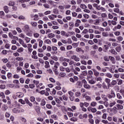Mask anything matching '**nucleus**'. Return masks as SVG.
Segmentation results:
<instances>
[{
  "mask_svg": "<svg viewBox=\"0 0 124 124\" xmlns=\"http://www.w3.org/2000/svg\"><path fill=\"white\" fill-rule=\"evenodd\" d=\"M17 51L18 53H22V52L24 51V48L23 47H21L17 49Z\"/></svg>",
  "mask_w": 124,
  "mask_h": 124,
  "instance_id": "39",
  "label": "nucleus"
},
{
  "mask_svg": "<svg viewBox=\"0 0 124 124\" xmlns=\"http://www.w3.org/2000/svg\"><path fill=\"white\" fill-rule=\"evenodd\" d=\"M76 86H77L78 89H80L82 88V84H81V81H77L76 83Z\"/></svg>",
  "mask_w": 124,
  "mask_h": 124,
  "instance_id": "14",
  "label": "nucleus"
},
{
  "mask_svg": "<svg viewBox=\"0 0 124 124\" xmlns=\"http://www.w3.org/2000/svg\"><path fill=\"white\" fill-rule=\"evenodd\" d=\"M0 98H5V95H4V93L0 92Z\"/></svg>",
  "mask_w": 124,
  "mask_h": 124,
  "instance_id": "20",
  "label": "nucleus"
},
{
  "mask_svg": "<svg viewBox=\"0 0 124 124\" xmlns=\"http://www.w3.org/2000/svg\"><path fill=\"white\" fill-rule=\"evenodd\" d=\"M112 2V0H102V5H105L106 3Z\"/></svg>",
  "mask_w": 124,
  "mask_h": 124,
  "instance_id": "6",
  "label": "nucleus"
},
{
  "mask_svg": "<svg viewBox=\"0 0 124 124\" xmlns=\"http://www.w3.org/2000/svg\"><path fill=\"white\" fill-rule=\"evenodd\" d=\"M113 89L115 91H120V87H119L118 85L115 86Z\"/></svg>",
  "mask_w": 124,
  "mask_h": 124,
  "instance_id": "43",
  "label": "nucleus"
},
{
  "mask_svg": "<svg viewBox=\"0 0 124 124\" xmlns=\"http://www.w3.org/2000/svg\"><path fill=\"white\" fill-rule=\"evenodd\" d=\"M55 75H59V71H58V69H53Z\"/></svg>",
  "mask_w": 124,
  "mask_h": 124,
  "instance_id": "52",
  "label": "nucleus"
},
{
  "mask_svg": "<svg viewBox=\"0 0 124 124\" xmlns=\"http://www.w3.org/2000/svg\"><path fill=\"white\" fill-rule=\"evenodd\" d=\"M43 5L45 8H50V6L47 3L44 4Z\"/></svg>",
  "mask_w": 124,
  "mask_h": 124,
  "instance_id": "60",
  "label": "nucleus"
},
{
  "mask_svg": "<svg viewBox=\"0 0 124 124\" xmlns=\"http://www.w3.org/2000/svg\"><path fill=\"white\" fill-rule=\"evenodd\" d=\"M16 96L19 98H22V97H24V93L21 92H17L16 93Z\"/></svg>",
  "mask_w": 124,
  "mask_h": 124,
  "instance_id": "5",
  "label": "nucleus"
},
{
  "mask_svg": "<svg viewBox=\"0 0 124 124\" xmlns=\"http://www.w3.org/2000/svg\"><path fill=\"white\" fill-rule=\"evenodd\" d=\"M7 76V78H8V79H11V77H12V73H8Z\"/></svg>",
  "mask_w": 124,
  "mask_h": 124,
  "instance_id": "48",
  "label": "nucleus"
},
{
  "mask_svg": "<svg viewBox=\"0 0 124 124\" xmlns=\"http://www.w3.org/2000/svg\"><path fill=\"white\" fill-rule=\"evenodd\" d=\"M105 76H106L107 77H108V78H112V74H111V73H106Z\"/></svg>",
  "mask_w": 124,
  "mask_h": 124,
  "instance_id": "26",
  "label": "nucleus"
},
{
  "mask_svg": "<svg viewBox=\"0 0 124 124\" xmlns=\"http://www.w3.org/2000/svg\"><path fill=\"white\" fill-rule=\"evenodd\" d=\"M8 109V107H7L6 105H4L2 106V110H3V111H6V110H7Z\"/></svg>",
  "mask_w": 124,
  "mask_h": 124,
  "instance_id": "34",
  "label": "nucleus"
},
{
  "mask_svg": "<svg viewBox=\"0 0 124 124\" xmlns=\"http://www.w3.org/2000/svg\"><path fill=\"white\" fill-rule=\"evenodd\" d=\"M31 25H32V27H34V28L37 27V23L35 22H31Z\"/></svg>",
  "mask_w": 124,
  "mask_h": 124,
  "instance_id": "38",
  "label": "nucleus"
},
{
  "mask_svg": "<svg viewBox=\"0 0 124 124\" xmlns=\"http://www.w3.org/2000/svg\"><path fill=\"white\" fill-rule=\"evenodd\" d=\"M34 109L35 110L36 112L39 113L40 112L41 108L40 107L38 106H34Z\"/></svg>",
  "mask_w": 124,
  "mask_h": 124,
  "instance_id": "9",
  "label": "nucleus"
},
{
  "mask_svg": "<svg viewBox=\"0 0 124 124\" xmlns=\"http://www.w3.org/2000/svg\"><path fill=\"white\" fill-rule=\"evenodd\" d=\"M23 30L25 32L30 31V27H29V25H26L24 26Z\"/></svg>",
  "mask_w": 124,
  "mask_h": 124,
  "instance_id": "8",
  "label": "nucleus"
},
{
  "mask_svg": "<svg viewBox=\"0 0 124 124\" xmlns=\"http://www.w3.org/2000/svg\"><path fill=\"white\" fill-rule=\"evenodd\" d=\"M65 75H66L65 73L62 72L60 74V76H61V77H65Z\"/></svg>",
  "mask_w": 124,
  "mask_h": 124,
  "instance_id": "63",
  "label": "nucleus"
},
{
  "mask_svg": "<svg viewBox=\"0 0 124 124\" xmlns=\"http://www.w3.org/2000/svg\"><path fill=\"white\" fill-rule=\"evenodd\" d=\"M72 60H74L75 62H79L80 61V58L77 57L76 55H73L71 57Z\"/></svg>",
  "mask_w": 124,
  "mask_h": 124,
  "instance_id": "4",
  "label": "nucleus"
},
{
  "mask_svg": "<svg viewBox=\"0 0 124 124\" xmlns=\"http://www.w3.org/2000/svg\"><path fill=\"white\" fill-rule=\"evenodd\" d=\"M95 80L97 82H100L101 83L102 82V78H101V77L96 78Z\"/></svg>",
  "mask_w": 124,
  "mask_h": 124,
  "instance_id": "30",
  "label": "nucleus"
},
{
  "mask_svg": "<svg viewBox=\"0 0 124 124\" xmlns=\"http://www.w3.org/2000/svg\"><path fill=\"white\" fill-rule=\"evenodd\" d=\"M116 38L118 41H123L124 40V38L122 36H118Z\"/></svg>",
  "mask_w": 124,
  "mask_h": 124,
  "instance_id": "42",
  "label": "nucleus"
},
{
  "mask_svg": "<svg viewBox=\"0 0 124 124\" xmlns=\"http://www.w3.org/2000/svg\"><path fill=\"white\" fill-rule=\"evenodd\" d=\"M87 80L88 81L89 84H91V85H93V84H95L96 81L95 80L92 78L91 77H87Z\"/></svg>",
  "mask_w": 124,
  "mask_h": 124,
  "instance_id": "2",
  "label": "nucleus"
},
{
  "mask_svg": "<svg viewBox=\"0 0 124 124\" xmlns=\"http://www.w3.org/2000/svg\"><path fill=\"white\" fill-rule=\"evenodd\" d=\"M47 37L48 38H53V37H55V34L53 33H49L47 35Z\"/></svg>",
  "mask_w": 124,
  "mask_h": 124,
  "instance_id": "17",
  "label": "nucleus"
},
{
  "mask_svg": "<svg viewBox=\"0 0 124 124\" xmlns=\"http://www.w3.org/2000/svg\"><path fill=\"white\" fill-rule=\"evenodd\" d=\"M111 84L112 85V86H115L116 85V84H117V80H113L111 82Z\"/></svg>",
  "mask_w": 124,
  "mask_h": 124,
  "instance_id": "45",
  "label": "nucleus"
},
{
  "mask_svg": "<svg viewBox=\"0 0 124 124\" xmlns=\"http://www.w3.org/2000/svg\"><path fill=\"white\" fill-rule=\"evenodd\" d=\"M96 111H97V110L96 109V108H92V110H91V112L92 113H95V112H96Z\"/></svg>",
  "mask_w": 124,
  "mask_h": 124,
  "instance_id": "62",
  "label": "nucleus"
},
{
  "mask_svg": "<svg viewBox=\"0 0 124 124\" xmlns=\"http://www.w3.org/2000/svg\"><path fill=\"white\" fill-rule=\"evenodd\" d=\"M62 97L65 101H67L68 100V97L66 96L65 94L63 95Z\"/></svg>",
  "mask_w": 124,
  "mask_h": 124,
  "instance_id": "32",
  "label": "nucleus"
},
{
  "mask_svg": "<svg viewBox=\"0 0 124 124\" xmlns=\"http://www.w3.org/2000/svg\"><path fill=\"white\" fill-rule=\"evenodd\" d=\"M85 99L87 101H92V98L89 95L85 96Z\"/></svg>",
  "mask_w": 124,
  "mask_h": 124,
  "instance_id": "29",
  "label": "nucleus"
},
{
  "mask_svg": "<svg viewBox=\"0 0 124 124\" xmlns=\"http://www.w3.org/2000/svg\"><path fill=\"white\" fill-rule=\"evenodd\" d=\"M52 119H54V120H58V116L55 114H54L51 116Z\"/></svg>",
  "mask_w": 124,
  "mask_h": 124,
  "instance_id": "55",
  "label": "nucleus"
},
{
  "mask_svg": "<svg viewBox=\"0 0 124 124\" xmlns=\"http://www.w3.org/2000/svg\"><path fill=\"white\" fill-rule=\"evenodd\" d=\"M102 35H103V36H104L105 37H106L108 36V32H102Z\"/></svg>",
  "mask_w": 124,
  "mask_h": 124,
  "instance_id": "49",
  "label": "nucleus"
},
{
  "mask_svg": "<svg viewBox=\"0 0 124 124\" xmlns=\"http://www.w3.org/2000/svg\"><path fill=\"white\" fill-rule=\"evenodd\" d=\"M103 88L104 89V90H108L109 89V87H107V85L105 84V83H103L102 84Z\"/></svg>",
  "mask_w": 124,
  "mask_h": 124,
  "instance_id": "36",
  "label": "nucleus"
},
{
  "mask_svg": "<svg viewBox=\"0 0 124 124\" xmlns=\"http://www.w3.org/2000/svg\"><path fill=\"white\" fill-rule=\"evenodd\" d=\"M69 95V98L71 101H73L74 100V93L72 91H70L68 92Z\"/></svg>",
  "mask_w": 124,
  "mask_h": 124,
  "instance_id": "1",
  "label": "nucleus"
},
{
  "mask_svg": "<svg viewBox=\"0 0 124 124\" xmlns=\"http://www.w3.org/2000/svg\"><path fill=\"white\" fill-rule=\"evenodd\" d=\"M118 81V85H122L123 84V80L122 79H117Z\"/></svg>",
  "mask_w": 124,
  "mask_h": 124,
  "instance_id": "61",
  "label": "nucleus"
},
{
  "mask_svg": "<svg viewBox=\"0 0 124 124\" xmlns=\"http://www.w3.org/2000/svg\"><path fill=\"white\" fill-rule=\"evenodd\" d=\"M115 66L110 67V69L109 70L110 72H111V73L114 74V71H115Z\"/></svg>",
  "mask_w": 124,
  "mask_h": 124,
  "instance_id": "28",
  "label": "nucleus"
},
{
  "mask_svg": "<svg viewBox=\"0 0 124 124\" xmlns=\"http://www.w3.org/2000/svg\"><path fill=\"white\" fill-rule=\"evenodd\" d=\"M93 74L95 76H96V77H98V76H99V73L98 72V71H96V70L95 69H93Z\"/></svg>",
  "mask_w": 124,
  "mask_h": 124,
  "instance_id": "12",
  "label": "nucleus"
},
{
  "mask_svg": "<svg viewBox=\"0 0 124 124\" xmlns=\"http://www.w3.org/2000/svg\"><path fill=\"white\" fill-rule=\"evenodd\" d=\"M75 94L77 97H79V96H81V93H80L79 92H76Z\"/></svg>",
  "mask_w": 124,
  "mask_h": 124,
  "instance_id": "44",
  "label": "nucleus"
},
{
  "mask_svg": "<svg viewBox=\"0 0 124 124\" xmlns=\"http://www.w3.org/2000/svg\"><path fill=\"white\" fill-rule=\"evenodd\" d=\"M110 53L112 54V55H117L118 53L116 51L115 49H111L109 50Z\"/></svg>",
  "mask_w": 124,
  "mask_h": 124,
  "instance_id": "18",
  "label": "nucleus"
},
{
  "mask_svg": "<svg viewBox=\"0 0 124 124\" xmlns=\"http://www.w3.org/2000/svg\"><path fill=\"white\" fill-rule=\"evenodd\" d=\"M4 11L5 12V13H8L9 12V10L8 9V6H4Z\"/></svg>",
  "mask_w": 124,
  "mask_h": 124,
  "instance_id": "16",
  "label": "nucleus"
},
{
  "mask_svg": "<svg viewBox=\"0 0 124 124\" xmlns=\"http://www.w3.org/2000/svg\"><path fill=\"white\" fill-rule=\"evenodd\" d=\"M45 104H46V102L45 101V100L44 99H42V101H41L40 105L41 106H45Z\"/></svg>",
  "mask_w": 124,
  "mask_h": 124,
  "instance_id": "19",
  "label": "nucleus"
},
{
  "mask_svg": "<svg viewBox=\"0 0 124 124\" xmlns=\"http://www.w3.org/2000/svg\"><path fill=\"white\" fill-rule=\"evenodd\" d=\"M116 107H117V110H121L124 109V106L120 104H117Z\"/></svg>",
  "mask_w": 124,
  "mask_h": 124,
  "instance_id": "11",
  "label": "nucleus"
},
{
  "mask_svg": "<svg viewBox=\"0 0 124 124\" xmlns=\"http://www.w3.org/2000/svg\"><path fill=\"white\" fill-rule=\"evenodd\" d=\"M12 111H13V113H15L16 114L17 113H19L18 108H13Z\"/></svg>",
  "mask_w": 124,
  "mask_h": 124,
  "instance_id": "24",
  "label": "nucleus"
},
{
  "mask_svg": "<svg viewBox=\"0 0 124 124\" xmlns=\"http://www.w3.org/2000/svg\"><path fill=\"white\" fill-rule=\"evenodd\" d=\"M25 40L26 41V43H30V41H31V38L28 37H25L24 38Z\"/></svg>",
  "mask_w": 124,
  "mask_h": 124,
  "instance_id": "37",
  "label": "nucleus"
},
{
  "mask_svg": "<svg viewBox=\"0 0 124 124\" xmlns=\"http://www.w3.org/2000/svg\"><path fill=\"white\" fill-rule=\"evenodd\" d=\"M33 35L35 38H38V37H39L40 36V34H39L38 33L35 32L33 33Z\"/></svg>",
  "mask_w": 124,
  "mask_h": 124,
  "instance_id": "21",
  "label": "nucleus"
},
{
  "mask_svg": "<svg viewBox=\"0 0 124 124\" xmlns=\"http://www.w3.org/2000/svg\"><path fill=\"white\" fill-rule=\"evenodd\" d=\"M44 43H46V44H51L52 42L50 39H47L45 41Z\"/></svg>",
  "mask_w": 124,
  "mask_h": 124,
  "instance_id": "25",
  "label": "nucleus"
},
{
  "mask_svg": "<svg viewBox=\"0 0 124 124\" xmlns=\"http://www.w3.org/2000/svg\"><path fill=\"white\" fill-rule=\"evenodd\" d=\"M26 77H28L29 78H32V77H33V74H32L31 73H30L28 75L26 76Z\"/></svg>",
  "mask_w": 124,
  "mask_h": 124,
  "instance_id": "59",
  "label": "nucleus"
},
{
  "mask_svg": "<svg viewBox=\"0 0 124 124\" xmlns=\"http://www.w3.org/2000/svg\"><path fill=\"white\" fill-rule=\"evenodd\" d=\"M99 19H97L94 20V25H97L98 24H99Z\"/></svg>",
  "mask_w": 124,
  "mask_h": 124,
  "instance_id": "40",
  "label": "nucleus"
},
{
  "mask_svg": "<svg viewBox=\"0 0 124 124\" xmlns=\"http://www.w3.org/2000/svg\"><path fill=\"white\" fill-rule=\"evenodd\" d=\"M97 104V103H96V102H92L90 104V105L92 107H94L95 106H96V105Z\"/></svg>",
  "mask_w": 124,
  "mask_h": 124,
  "instance_id": "23",
  "label": "nucleus"
},
{
  "mask_svg": "<svg viewBox=\"0 0 124 124\" xmlns=\"http://www.w3.org/2000/svg\"><path fill=\"white\" fill-rule=\"evenodd\" d=\"M101 109H104V106L102 105H99L98 107V110H101Z\"/></svg>",
  "mask_w": 124,
  "mask_h": 124,
  "instance_id": "50",
  "label": "nucleus"
},
{
  "mask_svg": "<svg viewBox=\"0 0 124 124\" xmlns=\"http://www.w3.org/2000/svg\"><path fill=\"white\" fill-rule=\"evenodd\" d=\"M84 88H85V89H91V86H90L89 85H88V84H84Z\"/></svg>",
  "mask_w": 124,
  "mask_h": 124,
  "instance_id": "57",
  "label": "nucleus"
},
{
  "mask_svg": "<svg viewBox=\"0 0 124 124\" xmlns=\"http://www.w3.org/2000/svg\"><path fill=\"white\" fill-rule=\"evenodd\" d=\"M104 49L105 50V52H107V51H108V49H109V46L105 45L104 46Z\"/></svg>",
  "mask_w": 124,
  "mask_h": 124,
  "instance_id": "35",
  "label": "nucleus"
},
{
  "mask_svg": "<svg viewBox=\"0 0 124 124\" xmlns=\"http://www.w3.org/2000/svg\"><path fill=\"white\" fill-rule=\"evenodd\" d=\"M16 61H18V62H21L24 60V59L22 57H17L16 59Z\"/></svg>",
  "mask_w": 124,
  "mask_h": 124,
  "instance_id": "51",
  "label": "nucleus"
},
{
  "mask_svg": "<svg viewBox=\"0 0 124 124\" xmlns=\"http://www.w3.org/2000/svg\"><path fill=\"white\" fill-rule=\"evenodd\" d=\"M115 50L116 52H118L119 53L121 52V50H122V47L121 46H117L115 48Z\"/></svg>",
  "mask_w": 124,
  "mask_h": 124,
  "instance_id": "22",
  "label": "nucleus"
},
{
  "mask_svg": "<svg viewBox=\"0 0 124 124\" xmlns=\"http://www.w3.org/2000/svg\"><path fill=\"white\" fill-rule=\"evenodd\" d=\"M49 80L50 82H51V83H56V80L52 78H49Z\"/></svg>",
  "mask_w": 124,
  "mask_h": 124,
  "instance_id": "58",
  "label": "nucleus"
},
{
  "mask_svg": "<svg viewBox=\"0 0 124 124\" xmlns=\"http://www.w3.org/2000/svg\"><path fill=\"white\" fill-rule=\"evenodd\" d=\"M8 5L9 6H14V5H15V3L14 2V1H10Z\"/></svg>",
  "mask_w": 124,
  "mask_h": 124,
  "instance_id": "31",
  "label": "nucleus"
},
{
  "mask_svg": "<svg viewBox=\"0 0 124 124\" xmlns=\"http://www.w3.org/2000/svg\"><path fill=\"white\" fill-rule=\"evenodd\" d=\"M116 97V94H115V92L113 90H111L110 91V94H109L108 95V97L109 99L114 98V97Z\"/></svg>",
  "mask_w": 124,
  "mask_h": 124,
  "instance_id": "3",
  "label": "nucleus"
},
{
  "mask_svg": "<svg viewBox=\"0 0 124 124\" xmlns=\"http://www.w3.org/2000/svg\"><path fill=\"white\" fill-rule=\"evenodd\" d=\"M58 66H60V63L59 62H55L54 64L53 69H58Z\"/></svg>",
  "mask_w": 124,
  "mask_h": 124,
  "instance_id": "10",
  "label": "nucleus"
},
{
  "mask_svg": "<svg viewBox=\"0 0 124 124\" xmlns=\"http://www.w3.org/2000/svg\"><path fill=\"white\" fill-rule=\"evenodd\" d=\"M81 75H82V76H87V75H88V71L85 70L82 72Z\"/></svg>",
  "mask_w": 124,
  "mask_h": 124,
  "instance_id": "27",
  "label": "nucleus"
},
{
  "mask_svg": "<svg viewBox=\"0 0 124 124\" xmlns=\"http://www.w3.org/2000/svg\"><path fill=\"white\" fill-rule=\"evenodd\" d=\"M30 101L31 102H34V101H35V98L33 96H31L30 97Z\"/></svg>",
  "mask_w": 124,
  "mask_h": 124,
  "instance_id": "53",
  "label": "nucleus"
},
{
  "mask_svg": "<svg viewBox=\"0 0 124 124\" xmlns=\"http://www.w3.org/2000/svg\"><path fill=\"white\" fill-rule=\"evenodd\" d=\"M53 12L54 14H59V10L58 9H54L53 10Z\"/></svg>",
  "mask_w": 124,
  "mask_h": 124,
  "instance_id": "47",
  "label": "nucleus"
},
{
  "mask_svg": "<svg viewBox=\"0 0 124 124\" xmlns=\"http://www.w3.org/2000/svg\"><path fill=\"white\" fill-rule=\"evenodd\" d=\"M80 8H82V9H86V8H87V6H86L85 4H81L80 5Z\"/></svg>",
  "mask_w": 124,
  "mask_h": 124,
  "instance_id": "54",
  "label": "nucleus"
},
{
  "mask_svg": "<svg viewBox=\"0 0 124 124\" xmlns=\"http://www.w3.org/2000/svg\"><path fill=\"white\" fill-rule=\"evenodd\" d=\"M60 62H69V59L64 58L63 57H61L59 59Z\"/></svg>",
  "mask_w": 124,
  "mask_h": 124,
  "instance_id": "7",
  "label": "nucleus"
},
{
  "mask_svg": "<svg viewBox=\"0 0 124 124\" xmlns=\"http://www.w3.org/2000/svg\"><path fill=\"white\" fill-rule=\"evenodd\" d=\"M117 97L119 98V99H122V98H123V97L122 96V95H121V94H120V93H117Z\"/></svg>",
  "mask_w": 124,
  "mask_h": 124,
  "instance_id": "56",
  "label": "nucleus"
},
{
  "mask_svg": "<svg viewBox=\"0 0 124 124\" xmlns=\"http://www.w3.org/2000/svg\"><path fill=\"white\" fill-rule=\"evenodd\" d=\"M20 120L22 123H27V119L24 117H20Z\"/></svg>",
  "mask_w": 124,
  "mask_h": 124,
  "instance_id": "46",
  "label": "nucleus"
},
{
  "mask_svg": "<svg viewBox=\"0 0 124 124\" xmlns=\"http://www.w3.org/2000/svg\"><path fill=\"white\" fill-rule=\"evenodd\" d=\"M18 108V113H23V112H25V110L23 109L22 108Z\"/></svg>",
  "mask_w": 124,
  "mask_h": 124,
  "instance_id": "41",
  "label": "nucleus"
},
{
  "mask_svg": "<svg viewBox=\"0 0 124 124\" xmlns=\"http://www.w3.org/2000/svg\"><path fill=\"white\" fill-rule=\"evenodd\" d=\"M77 120H78V119H77V117H73L70 118V121H71V122H77Z\"/></svg>",
  "mask_w": 124,
  "mask_h": 124,
  "instance_id": "33",
  "label": "nucleus"
},
{
  "mask_svg": "<svg viewBox=\"0 0 124 124\" xmlns=\"http://www.w3.org/2000/svg\"><path fill=\"white\" fill-rule=\"evenodd\" d=\"M48 18L50 20H55V18H57V16L55 15H51L48 16Z\"/></svg>",
  "mask_w": 124,
  "mask_h": 124,
  "instance_id": "13",
  "label": "nucleus"
},
{
  "mask_svg": "<svg viewBox=\"0 0 124 124\" xmlns=\"http://www.w3.org/2000/svg\"><path fill=\"white\" fill-rule=\"evenodd\" d=\"M120 93H122L123 97H124V89H121L120 91Z\"/></svg>",
  "mask_w": 124,
  "mask_h": 124,
  "instance_id": "64",
  "label": "nucleus"
},
{
  "mask_svg": "<svg viewBox=\"0 0 124 124\" xmlns=\"http://www.w3.org/2000/svg\"><path fill=\"white\" fill-rule=\"evenodd\" d=\"M58 8L60 9V12H64V6H59Z\"/></svg>",
  "mask_w": 124,
  "mask_h": 124,
  "instance_id": "15",
  "label": "nucleus"
}]
</instances>
